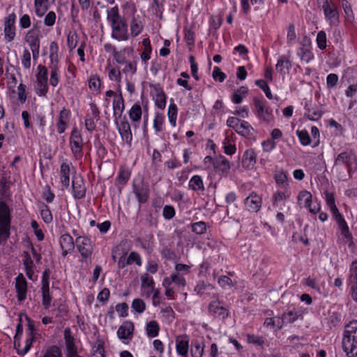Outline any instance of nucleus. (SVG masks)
<instances>
[{
    "label": "nucleus",
    "instance_id": "obj_1",
    "mask_svg": "<svg viewBox=\"0 0 357 357\" xmlns=\"http://www.w3.org/2000/svg\"><path fill=\"white\" fill-rule=\"evenodd\" d=\"M357 169V158L351 152L344 151L337 155L335 160L333 171L340 180L346 181L351 177V172Z\"/></svg>",
    "mask_w": 357,
    "mask_h": 357
},
{
    "label": "nucleus",
    "instance_id": "obj_2",
    "mask_svg": "<svg viewBox=\"0 0 357 357\" xmlns=\"http://www.w3.org/2000/svg\"><path fill=\"white\" fill-rule=\"evenodd\" d=\"M107 19L112 26V37L119 41L129 38L128 26L124 18L119 15L117 6L107 10Z\"/></svg>",
    "mask_w": 357,
    "mask_h": 357
},
{
    "label": "nucleus",
    "instance_id": "obj_3",
    "mask_svg": "<svg viewBox=\"0 0 357 357\" xmlns=\"http://www.w3.org/2000/svg\"><path fill=\"white\" fill-rule=\"evenodd\" d=\"M342 347L347 357H357V321H350L345 326Z\"/></svg>",
    "mask_w": 357,
    "mask_h": 357
},
{
    "label": "nucleus",
    "instance_id": "obj_4",
    "mask_svg": "<svg viewBox=\"0 0 357 357\" xmlns=\"http://www.w3.org/2000/svg\"><path fill=\"white\" fill-rule=\"evenodd\" d=\"M253 103L257 117L267 123H270L273 116L272 109L266 105V102L261 100L257 98H255Z\"/></svg>",
    "mask_w": 357,
    "mask_h": 357
},
{
    "label": "nucleus",
    "instance_id": "obj_5",
    "mask_svg": "<svg viewBox=\"0 0 357 357\" xmlns=\"http://www.w3.org/2000/svg\"><path fill=\"white\" fill-rule=\"evenodd\" d=\"M83 139L81 133L77 128H73L70 137L71 151L75 157L81 155L83 149Z\"/></svg>",
    "mask_w": 357,
    "mask_h": 357
},
{
    "label": "nucleus",
    "instance_id": "obj_6",
    "mask_svg": "<svg viewBox=\"0 0 357 357\" xmlns=\"http://www.w3.org/2000/svg\"><path fill=\"white\" fill-rule=\"evenodd\" d=\"M133 192L138 201H147L149 198V185L143 180H135L132 183Z\"/></svg>",
    "mask_w": 357,
    "mask_h": 357
},
{
    "label": "nucleus",
    "instance_id": "obj_7",
    "mask_svg": "<svg viewBox=\"0 0 357 357\" xmlns=\"http://www.w3.org/2000/svg\"><path fill=\"white\" fill-rule=\"evenodd\" d=\"M15 20L16 15L14 13L8 15L4 20L5 39L8 42L12 41L15 36Z\"/></svg>",
    "mask_w": 357,
    "mask_h": 357
},
{
    "label": "nucleus",
    "instance_id": "obj_8",
    "mask_svg": "<svg viewBox=\"0 0 357 357\" xmlns=\"http://www.w3.org/2000/svg\"><path fill=\"white\" fill-rule=\"evenodd\" d=\"M116 123L122 140L130 145L132 140V134L128 120L124 117L120 123L116 120Z\"/></svg>",
    "mask_w": 357,
    "mask_h": 357
},
{
    "label": "nucleus",
    "instance_id": "obj_9",
    "mask_svg": "<svg viewBox=\"0 0 357 357\" xmlns=\"http://www.w3.org/2000/svg\"><path fill=\"white\" fill-rule=\"evenodd\" d=\"M76 244L83 258H88L91 255L93 247L89 238L84 236H79L76 239Z\"/></svg>",
    "mask_w": 357,
    "mask_h": 357
},
{
    "label": "nucleus",
    "instance_id": "obj_10",
    "mask_svg": "<svg viewBox=\"0 0 357 357\" xmlns=\"http://www.w3.org/2000/svg\"><path fill=\"white\" fill-rule=\"evenodd\" d=\"M72 163L67 160L63 162L60 166L59 179L63 187L68 188L70 185V167Z\"/></svg>",
    "mask_w": 357,
    "mask_h": 357
},
{
    "label": "nucleus",
    "instance_id": "obj_11",
    "mask_svg": "<svg viewBox=\"0 0 357 357\" xmlns=\"http://www.w3.org/2000/svg\"><path fill=\"white\" fill-rule=\"evenodd\" d=\"M213 165L215 170L222 175H227L231 167L229 160L223 155L214 158Z\"/></svg>",
    "mask_w": 357,
    "mask_h": 357
},
{
    "label": "nucleus",
    "instance_id": "obj_12",
    "mask_svg": "<svg viewBox=\"0 0 357 357\" xmlns=\"http://www.w3.org/2000/svg\"><path fill=\"white\" fill-rule=\"evenodd\" d=\"M208 312L216 317L225 319L229 315L228 310L220 305L219 301H213L208 305Z\"/></svg>",
    "mask_w": 357,
    "mask_h": 357
},
{
    "label": "nucleus",
    "instance_id": "obj_13",
    "mask_svg": "<svg viewBox=\"0 0 357 357\" xmlns=\"http://www.w3.org/2000/svg\"><path fill=\"white\" fill-rule=\"evenodd\" d=\"M40 31L38 29H31L26 33L24 40L31 50L40 48Z\"/></svg>",
    "mask_w": 357,
    "mask_h": 357
},
{
    "label": "nucleus",
    "instance_id": "obj_14",
    "mask_svg": "<svg viewBox=\"0 0 357 357\" xmlns=\"http://www.w3.org/2000/svg\"><path fill=\"white\" fill-rule=\"evenodd\" d=\"M15 288L17 293V299L19 301H23L26 299L27 282L22 274H20L15 279Z\"/></svg>",
    "mask_w": 357,
    "mask_h": 357
},
{
    "label": "nucleus",
    "instance_id": "obj_15",
    "mask_svg": "<svg viewBox=\"0 0 357 357\" xmlns=\"http://www.w3.org/2000/svg\"><path fill=\"white\" fill-rule=\"evenodd\" d=\"M325 17L329 21L331 25H337L339 23V14L335 3L331 4L323 9Z\"/></svg>",
    "mask_w": 357,
    "mask_h": 357
},
{
    "label": "nucleus",
    "instance_id": "obj_16",
    "mask_svg": "<svg viewBox=\"0 0 357 357\" xmlns=\"http://www.w3.org/2000/svg\"><path fill=\"white\" fill-rule=\"evenodd\" d=\"M133 331V323L130 321H126L119 328L117 335L120 339H131Z\"/></svg>",
    "mask_w": 357,
    "mask_h": 357
},
{
    "label": "nucleus",
    "instance_id": "obj_17",
    "mask_svg": "<svg viewBox=\"0 0 357 357\" xmlns=\"http://www.w3.org/2000/svg\"><path fill=\"white\" fill-rule=\"evenodd\" d=\"M13 185L12 181L6 176H2L0 179V199L1 201L10 199L11 192L10 188Z\"/></svg>",
    "mask_w": 357,
    "mask_h": 357
},
{
    "label": "nucleus",
    "instance_id": "obj_18",
    "mask_svg": "<svg viewBox=\"0 0 357 357\" xmlns=\"http://www.w3.org/2000/svg\"><path fill=\"white\" fill-rule=\"evenodd\" d=\"M59 243L63 250V256L64 257L66 256L68 252L73 251L75 248L73 237L67 234L60 237Z\"/></svg>",
    "mask_w": 357,
    "mask_h": 357
},
{
    "label": "nucleus",
    "instance_id": "obj_19",
    "mask_svg": "<svg viewBox=\"0 0 357 357\" xmlns=\"http://www.w3.org/2000/svg\"><path fill=\"white\" fill-rule=\"evenodd\" d=\"M26 320L28 321V328L30 331L29 333V337L26 340L25 346L22 351H19L20 354H26L29 349H31L32 344L34 341L35 336H34V332H35V327L33 324L32 323L31 319L28 317H26Z\"/></svg>",
    "mask_w": 357,
    "mask_h": 357
},
{
    "label": "nucleus",
    "instance_id": "obj_20",
    "mask_svg": "<svg viewBox=\"0 0 357 357\" xmlns=\"http://www.w3.org/2000/svg\"><path fill=\"white\" fill-rule=\"evenodd\" d=\"M73 196L75 199H80L86 194V188L82 179H73L72 181Z\"/></svg>",
    "mask_w": 357,
    "mask_h": 357
},
{
    "label": "nucleus",
    "instance_id": "obj_21",
    "mask_svg": "<svg viewBox=\"0 0 357 357\" xmlns=\"http://www.w3.org/2000/svg\"><path fill=\"white\" fill-rule=\"evenodd\" d=\"M131 175V171L128 167H121L116 179L117 186L121 188L123 187L129 181Z\"/></svg>",
    "mask_w": 357,
    "mask_h": 357
},
{
    "label": "nucleus",
    "instance_id": "obj_22",
    "mask_svg": "<svg viewBox=\"0 0 357 357\" xmlns=\"http://www.w3.org/2000/svg\"><path fill=\"white\" fill-rule=\"evenodd\" d=\"M112 106L114 111V116L116 119L117 117L120 118L122 116L125 108L124 100L121 94L114 96Z\"/></svg>",
    "mask_w": 357,
    "mask_h": 357
},
{
    "label": "nucleus",
    "instance_id": "obj_23",
    "mask_svg": "<svg viewBox=\"0 0 357 357\" xmlns=\"http://www.w3.org/2000/svg\"><path fill=\"white\" fill-rule=\"evenodd\" d=\"M256 163V153L253 149L246 150L242 159V165L246 169H251Z\"/></svg>",
    "mask_w": 357,
    "mask_h": 357
},
{
    "label": "nucleus",
    "instance_id": "obj_24",
    "mask_svg": "<svg viewBox=\"0 0 357 357\" xmlns=\"http://www.w3.org/2000/svg\"><path fill=\"white\" fill-rule=\"evenodd\" d=\"M64 339L66 347V353H70L77 351V347L75 344V339L71 335L70 328H66L64 330Z\"/></svg>",
    "mask_w": 357,
    "mask_h": 357
},
{
    "label": "nucleus",
    "instance_id": "obj_25",
    "mask_svg": "<svg viewBox=\"0 0 357 357\" xmlns=\"http://www.w3.org/2000/svg\"><path fill=\"white\" fill-rule=\"evenodd\" d=\"M10 210L6 202H0V223L10 225Z\"/></svg>",
    "mask_w": 357,
    "mask_h": 357
},
{
    "label": "nucleus",
    "instance_id": "obj_26",
    "mask_svg": "<svg viewBox=\"0 0 357 357\" xmlns=\"http://www.w3.org/2000/svg\"><path fill=\"white\" fill-rule=\"evenodd\" d=\"M236 131L241 135L250 137L252 135L253 128L245 121H241Z\"/></svg>",
    "mask_w": 357,
    "mask_h": 357
},
{
    "label": "nucleus",
    "instance_id": "obj_27",
    "mask_svg": "<svg viewBox=\"0 0 357 357\" xmlns=\"http://www.w3.org/2000/svg\"><path fill=\"white\" fill-rule=\"evenodd\" d=\"M291 68V63L284 55L281 56L278 60L275 68L280 73H284V70H289Z\"/></svg>",
    "mask_w": 357,
    "mask_h": 357
},
{
    "label": "nucleus",
    "instance_id": "obj_28",
    "mask_svg": "<svg viewBox=\"0 0 357 357\" xmlns=\"http://www.w3.org/2000/svg\"><path fill=\"white\" fill-rule=\"evenodd\" d=\"M128 114L132 122L139 121L142 114L141 105L139 103H135L130 108Z\"/></svg>",
    "mask_w": 357,
    "mask_h": 357
},
{
    "label": "nucleus",
    "instance_id": "obj_29",
    "mask_svg": "<svg viewBox=\"0 0 357 357\" xmlns=\"http://www.w3.org/2000/svg\"><path fill=\"white\" fill-rule=\"evenodd\" d=\"M160 327L156 321H151L147 323L146 331V334L150 337H155L158 336Z\"/></svg>",
    "mask_w": 357,
    "mask_h": 357
},
{
    "label": "nucleus",
    "instance_id": "obj_30",
    "mask_svg": "<svg viewBox=\"0 0 357 357\" xmlns=\"http://www.w3.org/2000/svg\"><path fill=\"white\" fill-rule=\"evenodd\" d=\"M177 112H178L177 106L174 102V100H172V102H171V104L169 106L167 115H168V119H169V123L174 127H175L176 125Z\"/></svg>",
    "mask_w": 357,
    "mask_h": 357
},
{
    "label": "nucleus",
    "instance_id": "obj_31",
    "mask_svg": "<svg viewBox=\"0 0 357 357\" xmlns=\"http://www.w3.org/2000/svg\"><path fill=\"white\" fill-rule=\"evenodd\" d=\"M50 68L51 69L50 83L52 86L55 87L58 85L59 82V77L58 74L59 68L57 64L54 63V62L52 63Z\"/></svg>",
    "mask_w": 357,
    "mask_h": 357
},
{
    "label": "nucleus",
    "instance_id": "obj_32",
    "mask_svg": "<svg viewBox=\"0 0 357 357\" xmlns=\"http://www.w3.org/2000/svg\"><path fill=\"white\" fill-rule=\"evenodd\" d=\"M189 186L194 190H204V183L201 176H193L189 181Z\"/></svg>",
    "mask_w": 357,
    "mask_h": 357
},
{
    "label": "nucleus",
    "instance_id": "obj_33",
    "mask_svg": "<svg viewBox=\"0 0 357 357\" xmlns=\"http://www.w3.org/2000/svg\"><path fill=\"white\" fill-rule=\"evenodd\" d=\"M42 297H43V305L45 309H48L50 307L52 302V296L50 294L49 286L42 287Z\"/></svg>",
    "mask_w": 357,
    "mask_h": 357
},
{
    "label": "nucleus",
    "instance_id": "obj_34",
    "mask_svg": "<svg viewBox=\"0 0 357 357\" xmlns=\"http://www.w3.org/2000/svg\"><path fill=\"white\" fill-rule=\"evenodd\" d=\"M322 114V111L318 107H314L307 109V112L305 115L310 120L317 121L321 117Z\"/></svg>",
    "mask_w": 357,
    "mask_h": 357
},
{
    "label": "nucleus",
    "instance_id": "obj_35",
    "mask_svg": "<svg viewBox=\"0 0 357 357\" xmlns=\"http://www.w3.org/2000/svg\"><path fill=\"white\" fill-rule=\"evenodd\" d=\"M143 30V25L140 21L133 18L130 22V31L133 37L138 36Z\"/></svg>",
    "mask_w": 357,
    "mask_h": 357
},
{
    "label": "nucleus",
    "instance_id": "obj_36",
    "mask_svg": "<svg viewBox=\"0 0 357 357\" xmlns=\"http://www.w3.org/2000/svg\"><path fill=\"white\" fill-rule=\"evenodd\" d=\"M10 225L0 223V245L5 243L10 237Z\"/></svg>",
    "mask_w": 357,
    "mask_h": 357
},
{
    "label": "nucleus",
    "instance_id": "obj_37",
    "mask_svg": "<svg viewBox=\"0 0 357 357\" xmlns=\"http://www.w3.org/2000/svg\"><path fill=\"white\" fill-rule=\"evenodd\" d=\"M43 357H62V352L59 347L53 345L45 351Z\"/></svg>",
    "mask_w": 357,
    "mask_h": 357
},
{
    "label": "nucleus",
    "instance_id": "obj_38",
    "mask_svg": "<svg viewBox=\"0 0 357 357\" xmlns=\"http://www.w3.org/2000/svg\"><path fill=\"white\" fill-rule=\"evenodd\" d=\"M316 41L317 46L320 50H323L326 49L327 46V39L325 31H320L317 33Z\"/></svg>",
    "mask_w": 357,
    "mask_h": 357
},
{
    "label": "nucleus",
    "instance_id": "obj_39",
    "mask_svg": "<svg viewBox=\"0 0 357 357\" xmlns=\"http://www.w3.org/2000/svg\"><path fill=\"white\" fill-rule=\"evenodd\" d=\"M275 179L276 183L282 187H285L286 185H288L287 174H286V172H284L282 170L278 171L275 173Z\"/></svg>",
    "mask_w": 357,
    "mask_h": 357
},
{
    "label": "nucleus",
    "instance_id": "obj_40",
    "mask_svg": "<svg viewBox=\"0 0 357 357\" xmlns=\"http://www.w3.org/2000/svg\"><path fill=\"white\" fill-rule=\"evenodd\" d=\"M155 105L161 109H165L166 106V95L163 92V91H158L155 95Z\"/></svg>",
    "mask_w": 357,
    "mask_h": 357
},
{
    "label": "nucleus",
    "instance_id": "obj_41",
    "mask_svg": "<svg viewBox=\"0 0 357 357\" xmlns=\"http://www.w3.org/2000/svg\"><path fill=\"white\" fill-rule=\"evenodd\" d=\"M255 84L264 91V92L266 94V96L268 99H273V95L271 93V89L265 80L257 79L255 81Z\"/></svg>",
    "mask_w": 357,
    "mask_h": 357
},
{
    "label": "nucleus",
    "instance_id": "obj_42",
    "mask_svg": "<svg viewBox=\"0 0 357 357\" xmlns=\"http://www.w3.org/2000/svg\"><path fill=\"white\" fill-rule=\"evenodd\" d=\"M36 90L39 96H45L48 91L47 82L37 80Z\"/></svg>",
    "mask_w": 357,
    "mask_h": 357
},
{
    "label": "nucleus",
    "instance_id": "obj_43",
    "mask_svg": "<svg viewBox=\"0 0 357 357\" xmlns=\"http://www.w3.org/2000/svg\"><path fill=\"white\" fill-rule=\"evenodd\" d=\"M298 54L300 56L301 59L306 63L310 62L314 58L313 54L309 50L304 47H301L298 50Z\"/></svg>",
    "mask_w": 357,
    "mask_h": 357
},
{
    "label": "nucleus",
    "instance_id": "obj_44",
    "mask_svg": "<svg viewBox=\"0 0 357 357\" xmlns=\"http://www.w3.org/2000/svg\"><path fill=\"white\" fill-rule=\"evenodd\" d=\"M89 87L91 90L100 93V80L98 76H91L89 80Z\"/></svg>",
    "mask_w": 357,
    "mask_h": 357
},
{
    "label": "nucleus",
    "instance_id": "obj_45",
    "mask_svg": "<svg viewBox=\"0 0 357 357\" xmlns=\"http://www.w3.org/2000/svg\"><path fill=\"white\" fill-rule=\"evenodd\" d=\"M131 307L137 313L141 314L145 310L146 305L142 299L135 298L133 300Z\"/></svg>",
    "mask_w": 357,
    "mask_h": 357
},
{
    "label": "nucleus",
    "instance_id": "obj_46",
    "mask_svg": "<svg viewBox=\"0 0 357 357\" xmlns=\"http://www.w3.org/2000/svg\"><path fill=\"white\" fill-rule=\"evenodd\" d=\"M296 133L302 145L307 146L310 144V137L307 130H297Z\"/></svg>",
    "mask_w": 357,
    "mask_h": 357
},
{
    "label": "nucleus",
    "instance_id": "obj_47",
    "mask_svg": "<svg viewBox=\"0 0 357 357\" xmlns=\"http://www.w3.org/2000/svg\"><path fill=\"white\" fill-rule=\"evenodd\" d=\"M176 350L177 352L181 355L185 356L188 351V342L187 340H177L176 341Z\"/></svg>",
    "mask_w": 357,
    "mask_h": 357
},
{
    "label": "nucleus",
    "instance_id": "obj_48",
    "mask_svg": "<svg viewBox=\"0 0 357 357\" xmlns=\"http://www.w3.org/2000/svg\"><path fill=\"white\" fill-rule=\"evenodd\" d=\"M40 215L45 222L50 223L52 221L51 211L45 204H43L40 207Z\"/></svg>",
    "mask_w": 357,
    "mask_h": 357
},
{
    "label": "nucleus",
    "instance_id": "obj_49",
    "mask_svg": "<svg viewBox=\"0 0 357 357\" xmlns=\"http://www.w3.org/2000/svg\"><path fill=\"white\" fill-rule=\"evenodd\" d=\"M108 76L111 80H114L117 83L121 82V73L119 67L111 68L109 70Z\"/></svg>",
    "mask_w": 357,
    "mask_h": 357
},
{
    "label": "nucleus",
    "instance_id": "obj_50",
    "mask_svg": "<svg viewBox=\"0 0 357 357\" xmlns=\"http://www.w3.org/2000/svg\"><path fill=\"white\" fill-rule=\"evenodd\" d=\"M339 222H337L340 229H341L342 234L346 238H351V234L349 232V227L344 218H339Z\"/></svg>",
    "mask_w": 357,
    "mask_h": 357
},
{
    "label": "nucleus",
    "instance_id": "obj_51",
    "mask_svg": "<svg viewBox=\"0 0 357 357\" xmlns=\"http://www.w3.org/2000/svg\"><path fill=\"white\" fill-rule=\"evenodd\" d=\"M192 230L197 234H202L206 231V225L203 221L195 222L192 225Z\"/></svg>",
    "mask_w": 357,
    "mask_h": 357
},
{
    "label": "nucleus",
    "instance_id": "obj_52",
    "mask_svg": "<svg viewBox=\"0 0 357 357\" xmlns=\"http://www.w3.org/2000/svg\"><path fill=\"white\" fill-rule=\"evenodd\" d=\"M78 36L76 33H70L67 37V44L70 50H73L77 45Z\"/></svg>",
    "mask_w": 357,
    "mask_h": 357
},
{
    "label": "nucleus",
    "instance_id": "obj_53",
    "mask_svg": "<svg viewBox=\"0 0 357 357\" xmlns=\"http://www.w3.org/2000/svg\"><path fill=\"white\" fill-rule=\"evenodd\" d=\"M31 58L29 50L25 49L22 56V64L24 68L29 69L31 68Z\"/></svg>",
    "mask_w": 357,
    "mask_h": 357
},
{
    "label": "nucleus",
    "instance_id": "obj_54",
    "mask_svg": "<svg viewBox=\"0 0 357 357\" xmlns=\"http://www.w3.org/2000/svg\"><path fill=\"white\" fill-rule=\"evenodd\" d=\"M47 68L43 65L38 66L37 80L47 82Z\"/></svg>",
    "mask_w": 357,
    "mask_h": 357
},
{
    "label": "nucleus",
    "instance_id": "obj_55",
    "mask_svg": "<svg viewBox=\"0 0 357 357\" xmlns=\"http://www.w3.org/2000/svg\"><path fill=\"white\" fill-rule=\"evenodd\" d=\"M229 139L226 137L223 142L224 152L227 155H233L236 151V146L234 144L229 143Z\"/></svg>",
    "mask_w": 357,
    "mask_h": 357
},
{
    "label": "nucleus",
    "instance_id": "obj_56",
    "mask_svg": "<svg viewBox=\"0 0 357 357\" xmlns=\"http://www.w3.org/2000/svg\"><path fill=\"white\" fill-rule=\"evenodd\" d=\"M104 348L102 343L93 346L92 349V357H105Z\"/></svg>",
    "mask_w": 357,
    "mask_h": 357
},
{
    "label": "nucleus",
    "instance_id": "obj_57",
    "mask_svg": "<svg viewBox=\"0 0 357 357\" xmlns=\"http://www.w3.org/2000/svg\"><path fill=\"white\" fill-rule=\"evenodd\" d=\"M172 275H173V279L172 280V281H173L175 284H176L178 287H182L185 286V284H186L185 280L182 274H181L179 273H173Z\"/></svg>",
    "mask_w": 357,
    "mask_h": 357
},
{
    "label": "nucleus",
    "instance_id": "obj_58",
    "mask_svg": "<svg viewBox=\"0 0 357 357\" xmlns=\"http://www.w3.org/2000/svg\"><path fill=\"white\" fill-rule=\"evenodd\" d=\"M185 40L187 41L188 45H192L195 42V33L192 29L185 27L184 29Z\"/></svg>",
    "mask_w": 357,
    "mask_h": 357
},
{
    "label": "nucleus",
    "instance_id": "obj_59",
    "mask_svg": "<svg viewBox=\"0 0 357 357\" xmlns=\"http://www.w3.org/2000/svg\"><path fill=\"white\" fill-rule=\"evenodd\" d=\"M126 66L122 70V72L125 74L130 73L131 74L134 75L137 72V65L136 62H130L128 61L125 63Z\"/></svg>",
    "mask_w": 357,
    "mask_h": 357
},
{
    "label": "nucleus",
    "instance_id": "obj_60",
    "mask_svg": "<svg viewBox=\"0 0 357 357\" xmlns=\"http://www.w3.org/2000/svg\"><path fill=\"white\" fill-rule=\"evenodd\" d=\"M212 77L214 79L222 82L226 78V75L220 70L219 67L215 66L213 69Z\"/></svg>",
    "mask_w": 357,
    "mask_h": 357
},
{
    "label": "nucleus",
    "instance_id": "obj_61",
    "mask_svg": "<svg viewBox=\"0 0 357 357\" xmlns=\"http://www.w3.org/2000/svg\"><path fill=\"white\" fill-rule=\"evenodd\" d=\"M56 13L54 11H50L44 19V24L47 26H52L56 21Z\"/></svg>",
    "mask_w": 357,
    "mask_h": 357
},
{
    "label": "nucleus",
    "instance_id": "obj_62",
    "mask_svg": "<svg viewBox=\"0 0 357 357\" xmlns=\"http://www.w3.org/2000/svg\"><path fill=\"white\" fill-rule=\"evenodd\" d=\"M128 305L126 303L117 304L116 305V310L119 313L121 317H126L128 316Z\"/></svg>",
    "mask_w": 357,
    "mask_h": 357
},
{
    "label": "nucleus",
    "instance_id": "obj_63",
    "mask_svg": "<svg viewBox=\"0 0 357 357\" xmlns=\"http://www.w3.org/2000/svg\"><path fill=\"white\" fill-rule=\"evenodd\" d=\"M351 285V296L352 299L357 303V279L348 280Z\"/></svg>",
    "mask_w": 357,
    "mask_h": 357
},
{
    "label": "nucleus",
    "instance_id": "obj_64",
    "mask_svg": "<svg viewBox=\"0 0 357 357\" xmlns=\"http://www.w3.org/2000/svg\"><path fill=\"white\" fill-rule=\"evenodd\" d=\"M355 279H357V259L351 263L348 280H354Z\"/></svg>",
    "mask_w": 357,
    "mask_h": 357
}]
</instances>
